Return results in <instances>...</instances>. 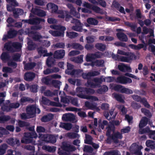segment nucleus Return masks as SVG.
I'll use <instances>...</instances> for the list:
<instances>
[{"instance_id":"603ef678","label":"nucleus","mask_w":155,"mask_h":155,"mask_svg":"<svg viewBox=\"0 0 155 155\" xmlns=\"http://www.w3.org/2000/svg\"><path fill=\"white\" fill-rule=\"evenodd\" d=\"M85 106L86 107L90 109H92V108L97 107L95 105L87 101L85 102Z\"/></svg>"},{"instance_id":"a19ab883","label":"nucleus","mask_w":155,"mask_h":155,"mask_svg":"<svg viewBox=\"0 0 155 155\" xmlns=\"http://www.w3.org/2000/svg\"><path fill=\"white\" fill-rule=\"evenodd\" d=\"M82 76L84 79H87V82L89 80L92 81V79L91 78V76L90 72L87 73H83L82 74Z\"/></svg>"},{"instance_id":"a878e982","label":"nucleus","mask_w":155,"mask_h":155,"mask_svg":"<svg viewBox=\"0 0 155 155\" xmlns=\"http://www.w3.org/2000/svg\"><path fill=\"white\" fill-rule=\"evenodd\" d=\"M107 130L106 133V135H111V134L112 131L114 133L115 130V127L113 125H109L106 128Z\"/></svg>"},{"instance_id":"0e129e2a","label":"nucleus","mask_w":155,"mask_h":155,"mask_svg":"<svg viewBox=\"0 0 155 155\" xmlns=\"http://www.w3.org/2000/svg\"><path fill=\"white\" fill-rule=\"evenodd\" d=\"M130 127L127 126L121 129L120 130V132L122 134L128 133L130 131Z\"/></svg>"},{"instance_id":"2eb2a0df","label":"nucleus","mask_w":155,"mask_h":155,"mask_svg":"<svg viewBox=\"0 0 155 155\" xmlns=\"http://www.w3.org/2000/svg\"><path fill=\"white\" fill-rule=\"evenodd\" d=\"M112 140L116 143H119L118 139H121L123 137L122 134L119 132H114L111 134Z\"/></svg>"},{"instance_id":"bf43d9fd","label":"nucleus","mask_w":155,"mask_h":155,"mask_svg":"<svg viewBox=\"0 0 155 155\" xmlns=\"http://www.w3.org/2000/svg\"><path fill=\"white\" fill-rule=\"evenodd\" d=\"M57 13L59 14L58 17L60 18H64L65 16V11L64 12L63 10H59L58 11Z\"/></svg>"},{"instance_id":"473e14b6","label":"nucleus","mask_w":155,"mask_h":155,"mask_svg":"<svg viewBox=\"0 0 155 155\" xmlns=\"http://www.w3.org/2000/svg\"><path fill=\"white\" fill-rule=\"evenodd\" d=\"M18 32L15 30L10 29L8 31V34L9 36V38H12L15 37L17 35Z\"/></svg>"},{"instance_id":"f8f14e48","label":"nucleus","mask_w":155,"mask_h":155,"mask_svg":"<svg viewBox=\"0 0 155 155\" xmlns=\"http://www.w3.org/2000/svg\"><path fill=\"white\" fill-rule=\"evenodd\" d=\"M61 148L63 150L67 152H73L76 150L75 147L71 146L66 142H62Z\"/></svg>"},{"instance_id":"a211bd4d","label":"nucleus","mask_w":155,"mask_h":155,"mask_svg":"<svg viewBox=\"0 0 155 155\" xmlns=\"http://www.w3.org/2000/svg\"><path fill=\"white\" fill-rule=\"evenodd\" d=\"M37 51L38 54L41 56L43 55L44 57L51 56L53 55V53L51 52L48 53L46 50H43L42 48L39 47L37 49Z\"/></svg>"},{"instance_id":"1a4fd4ad","label":"nucleus","mask_w":155,"mask_h":155,"mask_svg":"<svg viewBox=\"0 0 155 155\" xmlns=\"http://www.w3.org/2000/svg\"><path fill=\"white\" fill-rule=\"evenodd\" d=\"M24 21L26 23L33 25H38L41 22H45V20L44 19L38 17L30 18L28 20H25Z\"/></svg>"},{"instance_id":"69168bd1","label":"nucleus","mask_w":155,"mask_h":155,"mask_svg":"<svg viewBox=\"0 0 155 155\" xmlns=\"http://www.w3.org/2000/svg\"><path fill=\"white\" fill-rule=\"evenodd\" d=\"M86 40L87 43H92L94 41V36H92L87 37H86Z\"/></svg>"},{"instance_id":"2f4dec72","label":"nucleus","mask_w":155,"mask_h":155,"mask_svg":"<svg viewBox=\"0 0 155 155\" xmlns=\"http://www.w3.org/2000/svg\"><path fill=\"white\" fill-rule=\"evenodd\" d=\"M27 44L28 49L30 51L34 50L36 47V44L31 41H28Z\"/></svg>"},{"instance_id":"3c124183","label":"nucleus","mask_w":155,"mask_h":155,"mask_svg":"<svg viewBox=\"0 0 155 155\" xmlns=\"http://www.w3.org/2000/svg\"><path fill=\"white\" fill-rule=\"evenodd\" d=\"M72 48L82 50L84 48L83 46L79 44L76 43H73Z\"/></svg>"},{"instance_id":"aec40b11","label":"nucleus","mask_w":155,"mask_h":155,"mask_svg":"<svg viewBox=\"0 0 155 155\" xmlns=\"http://www.w3.org/2000/svg\"><path fill=\"white\" fill-rule=\"evenodd\" d=\"M27 114L33 115L35 114V105H32L28 106L26 109Z\"/></svg>"},{"instance_id":"b1692460","label":"nucleus","mask_w":155,"mask_h":155,"mask_svg":"<svg viewBox=\"0 0 155 155\" xmlns=\"http://www.w3.org/2000/svg\"><path fill=\"white\" fill-rule=\"evenodd\" d=\"M36 65V64L34 62L28 63L25 64L24 66V69L26 70L33 69Z\"/></svg>"},{"instance_id":"e433bc0d","label":"nucleus","mask_w":155,"mask_h":155,"mask_svg":"<svg viewBox=\"0 0 155 155\" xmlns=\"http://www.w3.org/2000/svg\"><path fill=\"white\" fill-rule=\"evenodd\" d=\"M18 124L19 127H26V128H27V127H28L30 125L29 123L20 120H18Z\"/></svg>"},{"instance_id":"0eeeda50","label":"nucleus","mask_w":155,"mask_h":155,"mask_svg":"<svg viewBox=\"0 0 155 155\" xmlns=\"http://www.w3.org/2000/svg\"><path fill=\"white\" fill-rule=\"evenodd\" d=\"M139 133L141 134H147L149 137L151 138L152 136L155 134V130H151L150 127L147 126L145 128H139Z\"/></svg>"},{"instance_id":"f3484780","label":"nucleus","mask_w":155,"mask_h":155,"mask_svg":"<svg viewBox=\"0 0 155 155\" xmlns=\"http://www.w3.org/2000/svg\"><path fill=\"white\" fill-rule=\"evenodd\" d=\"M7 142L9 145L12 147H15V146L18 147L20 145L19 140L17 138H11L8 139L7 140Z\"/></svg>"},{"instance_id":"680f3d73","label":"nucleus","mask_w":155,"mask_h":155,"mask_svg":"<svg viewBox=\"0 0 155 155\" xmlns=\"http://www.w3.org/2000/svg\"><path fill=\"white\" fill-rule=\"evenodd\" d=\"M45 149L49 152L53 153L56 150V147H51V146H46Z\"/></svg>"},{"instance_id":"13d9d810","label":"nucleus","mask_w":155,"mask_h":155,"mask_svg":"<svg viewBox=\"0 0 155 155\" xmlns=\"http://www.w3.org/2000/svg\"><path fill=\"white\" fill-rule=\"evenodd\" d=\"M31 91L33 93H36L37 92L38 85L36 84L31 85L30 87Z\"/></svg>"},{"instance_id":"6ab92c4d","label":"nucleus","mask_w":155,"mask_h":155,"mask_svg":"<svg viewBox=\"0 0 155 155\" xmlns=\"http://www.w3.org/2000/svg\"><path fill=\"white\" fill-rule=\"evenodd\" d=\"M149 120L146 117H143L139 124L138 126L139 128H143L145 127L147 124Z\"/></svg>"},{"instance_id":"79ce46f5","label":"nucleus","mask_w":155,"mask_h":155,"mask_svg":"<svg viewBox=\"0 0 155 155\" xmlns=\"http://www.w3.org/2000/svg\"><path fill=\"white\" fill-rule=\"evenodd\" d=\"M91 9H92L93 11H94L96 13H102L103 10L102 9L97 6L93 5Z\"/></svg>"},{"instance_id":"c85d7f7f","label":"nucleus","mask_w":155,"mask_h":155,"mask_svg":"<svg viewBox=\"0 0 155 155\" xmlns=\"http://www.w3.org/2000/svg\"><path fill=\"white\" fill-rule=\"evenodd\" d=\"M46 64L49 67H51L53 66L55 64V60L50 56H49L46 60Z\"/></svg>"},{"instance_id":"ea45409f","label":"nucleus","mask_w":155,"mask_h":155,"mask_svg":"<svg viewBox=\"0 0 155 155\" xmlns=\"http://www.w3.org/2000/svg\"><path fill=\"white\" fill-rule=\"evenodd\" d=\"M49 32L51 34L55 37L58 36H61L63 37L64 35L59 30L55 31H50Z\"/></svg>"},{"instance_id":"338daca9","label":"nucleus","mask_w":155,"mask_h":155,"mask_svg":"<svg viewBox=\"0 0 155 155\" xmlns=\"http://www.w3.org/2000/svg\"><path fill=\"white\" fill-rule=\"evenodd\" d=\"M54 46L55 47L57 48H64L65 45L64 43L59 42L56 43Z\"/></svg>"},{"instance_id":"72a5a7b5","label":"nucleus","mask_w":155,"mask_h":155,"mask_svg":"<svg viewBox=\"0 0 155 155\" xmlns=\"http://www.w3.org/2000/svg\"><path fill=\"white\" fill-rule=\"evenodd\" d=\"M58 92V90H55L53 92H52L50 90H47L44 93V94L45 96L52 97L53 95L57 94Z\"/></svg>"},{"instance_id":"7c9ffc66","label":"nucleus","mask_w":155,"mask_h":155,"mask_svg":"<svg viewBox=\"0 0 155 155\" xmlns=\"http://www.w3.org/2000/svg\"><path fill=\"white\" fill-rule=\"evenodd\" d=\"M134 146V147L132 149V151L133 153H136L137 151H139L141 150L143 148L141 145H139L136 144L135 143H134L132 144L131 146Z\"/></svg>"},{"instance_id":"4468645a","label":"nucleus","mask_w":155,"mask_h":155,"mask_svg":"<svg viewBox=\"0 0 155 155\" xmlns=\"http://www.w3.org/2000/svg\"><path fill=\"white\" fill-rule=\"evenodd\" d=\"M65 51L63 49L56 51L53 54L54 58L61 59L63 58L65 55Z\"/></svg>"},{"instance_id":"cd10ccee","label":"nucleus","mask_w":155,"mask_h":155,"mask_svg":"<svg viewBox=\"0 0 155 155\" xmlns=\"http://www.w3.org/2000/svg\"><path fill=\"white\" fill-rule=\"evenodd\" d=\"M118 68L120 71L123 72H125V70L128 71L129 70H131L130 67L125 65L123 63L118 65Z\"/></svg>"},{"instance_id":"49530a36","label":"nucleus","mask_w":155,"mask_h":155,"mask_svg":"<svg viewBox=\"0 0 155 155\" xmlns=\"http://www.w3.org/2000/svg\"><path fill=\"white\" fill-rule=\"evenodd\" d=\"M1 110L3 111L9 112L12 110L10 104L8 106L4 105L1 108Z\"/></svg>"},{"instance_id":"f257e3e1","label":"nucleus","mask_w":155,"mask_h":155,"mask_svg":"<svg viewBox=\"0 0 155 155\" xmlns=\"http://www.w3.org/2000/svg\"><path fill=\"white\" fill-rule=\"evenodd\" d=\"M77 96L78 97L86 99L84 96H88L86 94H93L95 93V90L90 88L84 87H77L76 89Z\"/></svg>"},{"instance_id":"9d476101","label":"nucleus","mask_w":155,"mask_h":155,"mask_svg":"<svg viewBox=\"0 0 155 155\" xmlns=\"http://www.w3.org/2000/svg\"><path fill=\"white\" fill-rule=\"evenodd\" d=\"M117 82L123 84L131 83L132 82L131 79L123 76L118 77L116 79Z\"/></svg>"},{"instance_id":"09e8293b","label":"nucleus","mask_w":155,"mask_h":155,"mask_svg":"<svg viewBox=\"0 0 155 155\" xmlns=\"http://www.w3.org/2000/svg\"><path fill=\"white\" fill-rule=\"evenodd\" d=\"M114 97L117 101L122 103H124V101L122 98L121 95L115 94L114 95Z\"/></svg>"},{"instance_id":"ddd939ff","label":"nucleus","mask_w":155,"mask_h":155,"mask_svg":"<svg viewBox=\"0 0 155 155\" xmlns=\"http://www.w3.org/2000/svg\"><path fill=\"white\" fill-rule=\"evenodd\" d=\"M35 74L32 72H26L24 76V79L26 81L31 82L33 81L35 77Z\"/></svg>"},{"instance_id":"bb28decb","label":"nucleus","mask_w":155,"mask_h":155,"mask_svg":"<svg viewBox=\"0 0 155 155\" xmlns=\"http://www.w3.org/2000/svg\"><path fill=\"white\" fill-rule=\"evenodd\" d=\"M87 22L88 24L93 25H96L98 23L97 19L91 17L88 18L87 19Z\"/></svg>"},{"instance_id":"dca6fc26","label":"nucleus","mask_w":155,"mask_h":155,"mask_svg":"<svg viewBox=\"0 0 155 155\" xmlns=\"http://www.w3.org/2000/svg\"><path fill=\"white\" fill-rule=\"evenodd\" d=\"M29 35H32V38L35 41H39L42 38V36L39 33L37 32H35L33 31H28Z\"/></svg>"},{"instance_id":"412c9836","label":"nucleus","mask_w":155,"mask_h":155,"mask_svg":"<svg viewBox=\"0 0 155 155\" xmlns=\"http://www.w3.org/2000/svg\"><path fill=\"white\" fill-rule=\"evenodd\" d=\"M116 35L118 39L120 41L127 42L128 40L127 35L123 32H118L117 33Z\"/></svg>"},{"instance_id":"9b49d317","label":"nucleus","mask_w":155,"mask_h":155,"mask_svg":"<svg viewBox=\"0 0 155 155\" xmlns=\"http://www.w3.org/2000/svg\"><path fill=\"white\" fill-rule=\"evenodd\" d=\"M129 53L128 55H126L127 57L120 56V61L130 63L134 58H136V56L134 53L131 52Z\"/></svg>"},{"instance_id":"7ed1b4c3","label":"nucleus","mask_w":155,"mask_h":155,"mask_svg":"<svg viewBox=\"0 0 155 155\" xmlns=\"http://www.w3.org/2000/svg\"><path fill=\"white\" fill-rule=\"evenodd\" d=\"M103 78L102 77L96 78L92 79V81L89 80L87 82L88 85L92 88L98 87H101V84L103 81Z\"/></svg>"},{"instance_id":"864d4df0","label":"nucleus","mask_w":155,"mask_h":155,"mask_svg":"<svg viewBox=\"0 0 155 155\" xmlns=\"http://www.w3.org/2000/svg\"><path fill=\"white\" fill-rule=\"evenodd\" d=\"M133 93L132 91L129 88H126L123 87V88L121 89V93L126 94H131Z\"/></svg>"},{"instance_id":"58836bf2","label":"nucleus","mask_w":155,"mask_h":155,"mask_svg":"<svg viewBox=\"0 0 155 155\" xmlns=\"http://www.w3.org/2000/svg\"><path fill=\"white\" fill-rule=\"evenodd\" d=\"M26 102L32 103L34 102V100L28 97H24L21 98L20 100L21 103H24Z\"/></svg>"},{"instance_id":"20e7f679","label":"nucleus","mask_w":155,"mask_h":155,"mask_svg":"<svg viewBox=\"0 0 155 155\" xmlns=\"http://www.w3.org/2000/svg\"><path fill=\"white\" fill-rule=\"evenodd\" d=\"M5 47L8 51L13 52L14 51L13 48L19 49L21 48V44L18 42H8L5 44Z\"/></svg>"},{"instance_id":"a18cd8bd","label":"nucleus","mask_w":155,"mask_h":155,"mask_svg":"<svg viewBox=\"0 0 155 155\" xmlns=\"http://www.w3.org/2000/svg\"><path fill=\"white\" fill-rule=\"evenodd\" d=\"M141 111L142 113H143L145 115L149 117H150L152 116L151 113L149 110L145 108H142L141 109Z\"/></svg>"},{"instance_id":"c9c22d12","label":"nucleus","mask_w":155,"mask_h":155,"mask_svg":"<svg viewBox=\"0 0 155 155\" xmlns=\"http://www.w3.org/2000/svg\"><path fill=\"white\" fill-rule=\"evenodd\" d=\"M50 7L52 12L53 13H57L58 7V6L54 3H50L48 4Z\"/></svg>"},{"instance_id":"c756f323","label":"nucleus","mask_w":155,"mask_h":155,"mask_svg":"<svg viewBox=\"0 0 155 155\" xmlns=\"http://www.w3.org/2000/svg\"><path fill=\"white\" fill-rule=\"evenodd\" d=\"M95 48L101 51H104L106 49V45L101 43H97L95 45Z\"/></svg>"},{"instance_id":"4c0bfd02","label":"nucleus","mask_w":155,"mask_h":155,"mask_svg":"<svg viewBox=\"0 0 155 155\" xmlns=\"http://www.w3.org/2000/svg\"><path fill=\"white\" fill-rule=\"evenodd\" d=\"M66 36L70 38H74L78 36V34L73 31H67L66 32Z\"/></svg>"},{"instance_id":"f704fd0d","label":"nucleus","mask_w":155,"mask_h":155,"mask_svg":"<svg viewBox=\"0 0 155 155\" xmlns=\"http://www.w3.org/2000/svg\"><path fill=\"white\" fill-rule=\"evenodd\" d=\"M10 117L8 115H2L0 116V123H4L10 120Z\"/></svg>"},{"instance_id":"8fccbe9b","label":"nucleus","mask_w":155,"mask_h":155,"mask_svg":"<svg viewBox=\"0 0 155 155\" xmlns=\"http://www.w3.org/2000/svg\"><path fill=\"white\" fill-rule=\"evenodd\" d=\"M68 6L70 9V14L74 16L76 15V11L72 5L71 4H68Z\"/></svg>"},{"instance_id":"39448f33","label":"nucleus","mask_w":155,"mask_h":155,"mask_svg":"<svg viewBox=\"0 0 155 155\" xmlns=\"http://www.w3.org/2000/svg\"><path fill=\"white\" fill-rule=\"evenodd\" d=\"M40 137L43 139V140L47 143H54L56 142V139L53 135L50 134H39Z\"/></svg>"},{"instance_id":"774afa93","label":"nucleus","mask_w":155,"mask_h":155,"mask_svg":"<svg viewBox=\"0 0 155 155\" xmlns=\"http://www.w3.org/2000/svg\"><path fill=\"white\" fill-rule=\"evenodd\" d=\"M8 66L12 67L14 69L16 68L17 67V63L12 61H10L8 62Z\"/></svg>"},{"instance_id":"c03bdc74","label":"nucleus","mask_w":155,"mask_h":155,"mask_svg":"<svg viewBox=\"0 0 155 155\" xmlns=\"http://www.w3.org/2000/svg\"><path fill=\"white\" fill-rule=\"evenodd\" d=\"M85 137L86 139L84 140V143L87 144H91L92 139L91 137L88 134H86Z\"/></svg>"},{"instance_id":"6e6552de","label":"nucleus","mask_w":155,"mask_h":155,"mask_svg":"<svg viewBox=\"0 0 155 155\" xmlns=\"http://www.w3.org/2000/svg\"><path fill=\"white\" fill-rule=\"evenodd\" d=\"M132 97L135 101L142 103L145 107L150 108V106L145 98H142L140 96L135 95H132Z\"/></svg>"},{"instance_id":"393cba45","label":"nucleus","mask_w":155,"mask_h":155,"mask_svg":"<svg viewBox=\"0 0 155 155\" xmlns=\"http://www.w3.org/2000/svg\"><path fill=\"white\" fill-rule=\"evenodd\" d=\"M101 87L97 89L96 91L97 93L99 94H103L107 91L108 90V87L105 85H103Z\"/></svg>"},{"instance_id":"423d86ee","label":"nucleus","mask_w":155,"mask_h":155,"mask_svg":"<svg viewBox=\"0 0 155 155\" xmlns=\"http://www.w3.org/2000/svg\"><path fill=\"white\" fill-rule=\"evenodd\" d=\"M62 120L64 121H69L72 123H75L77 120L76 119L75 115L71 113H66L63 114L62 117Z\"/></svg>"},{"instance_id":"37998d69","label":"nucleus","mask_w":155,"mask_h":155,"mask_svg":"<svg viewBox=\"0 0 155 155\" xmlns=\"http://www.w3.org/2000/svg\"><path fill=\"white\" fill-rule=\"evenodd\" d=\"M91 54L94 60L101 58L103 55V54L99 51H97L94 53H91Z\"/></svg>"},{"instance_id":"f03ea898","label":"nucleus","mask_w":155,"mask_h":155,"mask_svg":"<svg viewBox=\"0 0 155 155\" xmlns=\"http://www.w3.org/2000/svg\"><path fill=\"white\" fill-rule=\"evenodd\" d=\"M24 138L21 140L22 143H28L31 142V140L30 139L36 138L37 135L35 132L25 133L24 134Z\"/></svg>"},{"instance_id":"4d7b16f0","label":"nucleus","mask_w":155,"mask_h":155,"mask_svg":"<svg viewBox=\"0 0 155 155\" xmlns=\"http://www.w3.org/2000/svg\"><path fill=\"white\" fill-rule=\"evenodd\" d=\"M95 63H96V66L97 67H103L104 61L102 60H97L95 61Z\"/></svg>"},{"instance_id":"5701e85b","label":"nucleus","mask_w":155,"mask_h":155,"mask_svg":"<svg viewBox=\"0 0 155 155\" xmlns=\"http://www.w3.org/2000/svg\"><path fill=\"white\" fill-rule=\"evenodd\" d=\"M53 118V115L52 114H49L44 115L41 118L42 122H47L52 120Z\"/></svg>"},{"instance_id":"6e6d98bb","label":"nucleus","mask_w":155,"mask_h":155,"mask_svg":"<svg viewBox=\"0 0 155 155\" xmlns=\"http://www.w3.org/2000/svg\"><path fill=\"white\" fill-rule=\"evenodd\" d=\"M93 151V148L90 146L85 145L83 149V151L85 152H92Z\"/></svg>"},{"instance_id":"e2e57ef3","label":"nucleus","mask_w":155,"mask_h":155,"mask_svg":"<svg viewBox=\"0 0 155 155\" xmlns=\"http://www.w3.org/2000/svg\"><path fill=\"white\" fill-rule=\"evenodd\" d=\"M2 71L6 73H12L13 72L12 68L7 67H4L2 69Z\"/></svg>"},{"instance_id":"5fc2aeb1","label":"nucleus","mask_w":155,"mask_h":155,"mask_svg":"<svg viewBox=\"0 0 155 155\" xmlns=\"http://www.w3.org/2000/svg\"><path fill=\"white\" fill-rule=\"evenodd\" d=\"M84 97L87 99L91 100L92 101H97L99 100L98 98L96 96L91 95L84 96Z\"/></svg>"},{"instance_id":"052dcab7","label":"nucleus","mask_w":155,"mask_h":155,"mask_svg":"<svg viewBox=\"0 0 155 155\" xmlns=\"http://www.w3.org/2000/svg\"><path fill=\"white\" fill-rule=\"evenodd\" d=\"M123 86L120 85H117L114 87V89L116 91L121 93V89L123 88Z\"/></svg>"},{"instance_id":"de8ad7c7","label":"nucleus","mask_w":155,"mask_h":155,"mask_svg":"<svg viewBox=\"0 0 155 155\" xmlns=\"http://www.w3.org/2000/svg\"><path fill=\"white\" fill-rule=\"evenodd\" d=\"M9 57V54L6 52H3L0 56L1 58L2 61L8 60Z\"/></svg>"},{"instance_id":"4be33fe9","label":"nucleus","mask_w":155,"mask_h":155,"mask_svg":"<svg viewBox=\"0 0 155 155\" xmlns=\"http://www.w3.org/2000/svg\"><path fill=\"white\" fill-rule=\"evenodd\" d=\"M23 10L21 9L15 8L13 12L14 17L16 18H18L19 15H23Z\"/></svg>"}]
</instances>
